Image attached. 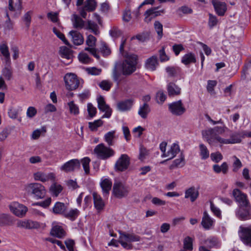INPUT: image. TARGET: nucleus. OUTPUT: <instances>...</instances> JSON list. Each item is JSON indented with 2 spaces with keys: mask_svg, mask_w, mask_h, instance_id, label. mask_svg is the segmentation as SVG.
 Instances as JSON below:
<instances>
[{
  "mask_svg": "<svg viewBox=\"0 0 251 251\" xmlns=\"http://www.w3.org/2000/svg\"><path fill=\"white\" fill-rule=\"evenodd\" d=\"M227 130L228 128L225 126H217L213 128H209L202 130L201 134L202 138L210 146H213L216 143H219L221 145V142L219 140V138H223L220 136L219 134H222Z\"/></svg>",
  "mask_w": 251,
  "mask_h": 251,
  "instance_id": "f257e3e1",
  "label": "nucleus"
},
{
  "mask_svg": "<svg viewBox=\"0 0 251 251\" xmlns=\"http://www.w3.org/2000/svg\"><path fill=\"white\" fill-rule=\"evenodd\" d=\"M137 56L133 54H127L122 64V71L124 75H129L136 70Z\"/></svg>",
  "mask_w": 251,
  "mask_h": 251,
  "instance_id": "f03ea898",
  "label": "nucleus"
},
{
  "mask_svg": "<svg viewBox=\"0 0 251 251\" xmlns=\"http://www.w3.org/2000/svg\"><path fill=\"white\" fill-rule=\"evenodd\" d=\"M119 233L120 236L118 241L124 248L127 250L132 249L131 242L139 241L140 240V237L134 233H128L122 231H119Z\"/></svg>",
  "mask_w": 251,
  "mask_h": 251,
  "instance_id": "7ed1b4c3",
  "label": "nucleus"
},
{
  "mask_svg": "<svg viewBox=\"0 0 251 251\" xmlns=\"http://www.w3.org/2000/svg\"><path fill=\"white\" fill-rule=\"evenodd\" d=\"M25 190L32 194L36 199H41L45 197L46 190L45 187L40 183H31L25 185Z\"/></svg>",
  "mask_w": 251,
  "mask_h": 251,
  "instance_id": "20e7f679",
  "label": "nucleus"
},
{
  "mask_svg": "<svg viewBox=\"0 0 251 251\" xmlns=\"http://www.w3.org/2000/svg\"><path fill=\"white\" fill-rule=\"evenodd\" d=\"M94 152L98 158L102 160L107 159L115 154V151L113 149L105 146L102 143L97 145Z\"/></svg>",
  "mask_w": 251,
  "mask_h": 251,
  "instance_id": "39448f33",
  "label": "nucleus"
},
{
  "mask_svg": "<svg viewBox=\"0 0 251 251\" xmlns=\"http://www.w3.org/2000/svg\"><path fill=\"white\" fill-rule=\"evenodd\" d=\"M129 192V187L124 183L118 181L114 183L112 194L116 198L122 199L126 197Z\"/></svg>",
  "mask_w": 251,
  "mask_h": 251,
  "instance_id": "423d86ee",
  "label": "nucleus"
},
{
  "mask_svg": "<svg viewBox=\"0 0 251 251\" xmlns=\"http://www.w3.org/2000/svg\"><path fill=\"white\" fill-rule=\"evenodd\" d=\"M66 88L70 91L76 89L79 84L80 81L77 76L73 73H68L64 77Z\"/></svg>",
  "mask_w": 251,
  "mask_h": 251,
  "instance_id": "0eeeda50",
  "label": "nucleus"
},
{
  "mask_svg": "<svg viewBox=\"0 0 251 251\" xmlns=\"http://www.w3.org/2000/svg\"><path fill=\"white\" fill-rule=\"evenodd\" d=\"M125 75L118 72L117 67H115L112 70V77L114 82L116 83V86L118 88L125 89L128 81L126 78Z\"/></svg>",
  "mask_w": 251,
  "mask_h": 251,
  "instance_id": "6e6552de",
  "label": "nucleus"
},
{
  "mask_svg": "<svg viewBox=\"0 0 251 251\" xmlns=\"http://www.w3.org/2000/svg\"><path fill=\"white\" fill-rule=\"evenodd\" d=\"M239 236L244 244L251 247V225L245 227L240 226Z\"/></svg>",
  "mask_w": 251,
  "mask_h": 251,
  "instance_id": "1a4fd4ad",
  "label": "nucleus"
},
{
  "mask_svg": "<svg viewBox=\"0 0 251 251\" xmlns=\"http://www.w3.org/2000/svg\"><path fill=\"white\" fill-rule=\"evenodd\" d=\"M236 217L241 220H249L251 219V206L248 204L238 207L236 211Z\"/></svg>",
  "mask_w": 251,
  "mask_h": 251,
  "instance_id": "9d476101",
  "label": "nucleus"
},
{
  "mask_svg": "<svg viewBox=\"0 0 251 251\" xmlns=\"http://www.w3.org/2000/svg\"><path fill=\"white\" fill-rule=\"evenodd\" d=\"M130 164V158L126 154H122L115 164L116 171L123 172L127 169Z\"/></svg>",
  "mask_w": 251,
  "mask_h": 251,
  "instance_id": "9b49d317",
  "label": "nucleus"
},
{
  "mask_svg": "<svg viewBox=\"0 0 251 251\" xmlns=\"http://www.w3.org/2000/svg\"><path fill=\"white\" fill-rule=\"evenodd\" d=\"M169 109L173 115L176 116L181 115L186 111L185 108L180 100L169 104Z\"/></svg>",
  "mask_w": 251,
  "mask_h": 251,
  "instance_id": "f8f14e48",
  "label": "nucleus"
},
{
  "mask_svg": "<svg viewBox=\"0 0 251 251\" xmlns=\"http://www.w3.org/2000/svg\"><path fill=\"white\" fill-rule=\"evenodd\" d=\"M80 167V162L78 159H74L68 161L62 165L60 169L62 171L68 173L74 171Z\"/></svg>",
  "mask_w": 251,
  "mask_h": 251,
  "instance_id": "ddd939ff",
  "label": "nucleus"
},
{
  "mask_svg": "<svg viewBox=\"0 0 251 251\" xmlns=\"http://www.w3.org/2000/svg\"><path fill=\"white\" fill-rule=\"evenodd\" d=\"M233 196L238 203V207L250 204L249 200L247 199L246 194L242 192L238 189H235L233 191Z\"/></svg>",
  "mask_w": 251,
  "mask_h": 251,
  "instance_id": "4468645a",
  "label": "nucleus"
},
{
  "mask_svg": "<svg viewBox=\"0 0 251 251\" xmlns=\"http://www.w3.org/2000/svg\"><path fill=\"white\" fill-rule=\"evenodd\" d=\"M10 211L18 217L24 216L27 212V208L24 205L17 202H13L9 205Z\"/></svg>",
  "mask_w": 251,
  "mask_h": 251,
  "instance_id": "2eb2a0df",
  "label": "nucleus"
},
{
  "mask_svg": "<svg viewBox=\"0 0 251 251\" xmlns=\"http://www.w3.org/2000/svg\"><path fill=\"white\" fill-rule=\"evenodd\" d=\"M97 101L99 109L100 111L105 112V114L102 116V118H110L112 111L110 107L106 104L103 97L102 96L99 97L97 99Z\"/></svg>",
  "mask_w": 251,
  "mask_h": 251,
  "instance_id": "dca6fc26",
  "label": "nucleus"
},
{
  "mask_svg": "<svg viewBox=\"0 0 251 251\" xmlns=\"http://www.w3.org/2000/svg\"><path fill=\"white\" fill-rule=\"evenodd\" d=\"M242 132H235L230 135L229 139L220 138L219 140L221 142V145L225 144H233L239 143L241 142Z\"/></svg>",
  "mask_w": 251,
  "mask_h": 251,
  "instance_id": "f3484780",
  "label": "nucleus"
},
{
  "mask_svg": "<svg viewBox=\"0 0 251 251\" xmlns=\"http://www.w3.org/2000/svg\"><path fill=\"white\" fill-rule=\"evenodd\" d=\"M33 177L35 180L45 182L49 180H54L55 175L53 173L46 174L41 172H38L34 174Z\"/></svg>",
  "mask_w": 251,
  "mask_h": 251,
  "instance_id": "a211bd4d",
  "label": "nucleus"
},
{
  "mask_svg": "<svg viewBox=\"0 0 251 251\" xmlns=\"http://www.w3.org/2000/svg\"><path fill=\"white\" fill-rule=\"evenodd\" d=\"M159 66V61L157 56L153 55L148 58L145 62V67L146 69L154 71Z\"/></svg>",
  "mask_w": 251,
  "mask_h": 251,
  "instance_id": "6ab92c4d",
  "label": "nucleus"
},
{
  "mask_svg": "<svg viewBox=\"0 0 251 251\" xmlns=\"http://www.w3.org/2000/svg\"><path fill=\"white\" fill-rule=\"evenodd\" d=\"M179 145L176 143L172 144L169 148L166 153L162 154V157H168V159L174 158L180 151Z\"/></svg>",
  "mask_w": 251,
  "mask_h": 251,
  "instance_id": "aec40b11",
  "label": "nucleus"
},
{
  "mask_svg": "<svg viewBox=\"0 0 251 251\" xmlns=\"http://www.w3.org/2000/svg\"><path fill=\"white\" fill-rule=\"evenodd\" d=\"M103 197H107L111 189L112 182L109 178H102L100 182Z\"/></svg>",
  "mask_w": 251,
  "mask_h": 251,
  "instance_id": "412c9836",
  "label": "nucleus"
},
{
  "mask_svg": "<svg viewBox=\"0 0 251 251\" xmlns=\"http://www.w3.org/2000/svg\"><path fill=\"white\" fill-rule=\"evenodd\" d=\"M212 3L214 7L216 13L219 16H224L227 9L225 2H221L218 0H212Z\"/></svg>",
  "mask_w": 251,
  "mask_h": 251,
  "instance_id": "4be33fe9",
  "label": "nucleus"
},
{
  "mask_svg": "<svg viewBox=\"0 0 251 251\" xmlns=\"http://www.w3.org/2000/svg\"><path fill=\"white\" fill-rule=\"evenodd\" d=\"M69 35L71 36L72 41L74 45L79 46L84 42V38L82 35L78 31L72 30L69 32Z\"/></svg>",
  "mask_w": 251,
  "mask_h": 251,
  "instance_id": "5701e85b",
  "label": "nucleus"
},
{
  "mask_svg": "<svg viewBox=\"0 0 251 251\" xmlns=\"http://www.w3.org/2000/svg\"><path fill=\"white\" fill-rule=\"evenodd\" d=\"M71 21L74 28L80 30L85 27V22L78 15L73 14L71 17Z\"/></svg>",
  "mask_w": 251,
  "mask_h": 251,
  "instance_id": "b1692460",
  "label": "nucleus"
},
{
  "mask_svg": "<svg viewBox=\"0 0 251 251\" xmlns=\"http://www.w3.org/2000/svg\"><path fill=\"white\" fill-rule=\"evenodd\" d=\"M158 7H153L147 10L145 14L144 21L146 23L150 22L152 19L160 15V11H157Z\"/></svg>",
  "mask_w": 251,
  "mask_h": 251,
  "instance_id": "393cba45",
  "label": "nucleus"
},
{
  "mask_svg": "<svg viewBox=\"0 0 251 251\" xmlns=\"http://www.w3.org/2000/svg\"><path fill=\"white\" fill-rule=\"evenodd\" d=\"M214 221L209 216L206 212L203 213L201 222V225L205 230H209L213 226Z\"/></svg>",
  "mask_w": 251,
  "mask_h": 251,
  "instance_id": "a878e982",
  "label": "nucleus"
},
{
  "mask_svg": "<svg viewBox=\"0 0 251 251\" xmlns=\"http://www.w3.org/2000/svg\"><path fill=\"white\" fill-rule=\"evenodd\" d=\"M167 89L170 97H174L179 95L181 93V88L175 83L170 82L167 85Z\"/></svg>",
  "mask_w": 251,
  "mask_h": 251,
  "instance_id": "bb28decb",
  "label": "nucleus"
},
{
  "mask_svg": "<svg viewBox=\"0 0 251 251\" xmlns=\"http://www.w3.org/2000/svg\"><path fill=\"white\" fill-rule=\"evenodd\" d=\"M133 105V100L130 99L119 102L117 103V109L121 112L129 110Z\"/></svg>",
  "mask_w": 251,
  "mask_h": 251,
  "instance_id": "cd10ccee",
  "label": "nucleus"
},
{
  "mask_svg": "<svg viewBox=\"0 0 251 251\" xmlns=\"http://www.w3.org/2000/svg\"><path fill=\"white\" fill-rule=\"evenodd\" d=\"M199 195V191L194 187H192L185 191V198H190L191 201L194 202L198 198Z\"/></svg>",
  "mask_w": 251,
  "mask_h": 251,
  "instance_id": "c85d7f7f",
  "label": "nucleus"
},
{
  "mask_svg": "<svg viewBox=\"0 0 251 251\" xmlns=\"http://www.w3.org/2000/svg\"><path fill=\"white\" fill-rule=\"evenodd\" d=\"M67 209V206L64 203L60 202H56L52 208V212L55 214L64 215Z\"/></svg>",
  "mask_w": 251,
  "mask_h": 251,
  "instance_id": "c756f323",
  "label": "nucleus"
},
{
  "mask_svg": "<svg viewBox=\"0 0 251 251\" xmlns=\"http://www.w3.org/2000/svg\"><path fill=\"white\" fill-rule=\"evenodd\" d=\"M60 54L62 58L72 60L73 55V51L66 47L63 46L60 48Z\"/></svg>",
  "mask_w": 251,
  "mask_h": 251,
  "instance_id": "7c9ffc66",
  "label": "nucleus"
},
{
  "mask_svg": "<svg viewBox=\"0 0 251 251\" xmlns=\"http://www.w3.org/2000/svg\"><path fill=\"white\" fill-rule=\"evenodd\" d=\"M93 196L95 208L98 210L102 209L104 207V204L101 197L95 192L93 193Z\"/></svg>",
  "mask_w": 251,
  "mask_h": 251,
  "instance_id": "2f4dec72",
  "label": "nucleus"
},
{
  "mask_svg": "<svg viewBox=\"0 0 251 251\" xmlns=\"http://www.w3.org/2000/svg\"><path fill=\"white\" fill-rule=\"evenodd\" d=\"M196 62V58L194 53L189 52L185 54L181 59V62L185 65L191 63H195Z\"/></svg>",
  "mask_w": 251,
  "mask_h": 251,
  "instance_id": "473e14b6",
  "label": "nucleus"
},
{
  "mask_svg": "<svg viewBox=\"0 0 251 251\" xmlns=\"http://www.w3.org/2000/svg\"><path fill=\"white\" fill-rule=\"evenodd\" d=\"M0 51L4 57L6 63H10V55L9 51V49L7 45L5 43H1L0 45Z\"/></svg>",
  "mask_w": 251,
  "mask_h": 251,
  "instance_id": "72a5a7b5",
  "label": "nucleus"
},
{
  "mask_svg": "<svg viewBox=\"0 0 251 251\" xmlns=\"http://www.w3.org/2000/svg\"><path fill=\"white\" fill-rule=\"evenodd\" d=\"M79 211L76 208L71 209L69 211L66 210L64 216L72 221H74L79 214Z\"/></svg>",
  "mask_w": 251,
  "mask_h": 251,
  "instance_id": "f704fd0d",
  "label": "nucleus"
},
{
  "mask_svg": "<svg viewBox=\"0 0 251 251\" xmlns=\"http://www.w3.org/2000/svg\"><path fill=\"white\" fill-rule=\"evenodd\" d=\"M52 235L58 238H61L65 235V231L63 228L58 225L54 226L50 231Z\"/></svg>",
  "mask_w": 251,
  "mask_h": 251,
  "instance_id": "c9c22d12",
  "label": "nucleus"
},
{
  "mask_svg": "<svg viewBox=\"0 0 251 251\" xmlns=\"http://www.w3.org/2000/svg\"><path fill=\"white\" fill-rule=\"evenodd\" d=\"M199 154L202 160H205L209 157V151L203 144H200L199 146Z\"/></svg>",
  "mask_w": 251,
  "mask_h": 251,
  "instance_id": "e433bc0d",
  "label": "nucleus"
},
{
  "mask_svg": "<svg viewBox=\"0 0 251 251\" xmlns=\"http://www.w3.org/2000/svg\"><path fill=\"white\" fill-rule=\"evenodd\" d=\"M185 164L184 156L182 153H181L179 157L175 159L173 163L170 166V169L171 170L174 169L176 167H182Z\"/></svg>",
  "mask_w": 251,
  "mask_h": 251,
  "instance_id": "4c0bfd02",
  "label": "nucleus"
},
{
  "mask_svg": "<svg viewBox=\"0 0 251 251\" xmlns=\"http://www.w3.org/2000/svg\"><path fill=\"white\" fill-rule=\"evenodd\" d=\"M115 133V130H112L107 132L104 136V141L110 146L114 145V140L116 138Z\"/></svg>",
  "mask_w": 251,
  "mask_h": 251,
  "instance_id": "58836bf2",
  "label": "nucleus"
},
{
  "mask_svg": "<svg viewBox=\"0 0 251 251\" xmlns=\"http://www.w3.org/2000/svg\"><path fill=\"white\" fill-rule=\"evenodd\" d=\"M86 29L90 30L94 34L98 35L100 33L99 26L97 24L93 21L88 20L87 25L85 27Z\"/></svg>",
  "mask_w": 251,
  "mask_h": 251,
  "instance_id": "ea45409f",
  "label": "nucleus"
},
{
  "mask_svg": "<svg viewBox=\"0 0 251 251\" xmlns=\"http://www.w3.org/2000/svg\"><path fill=\"white\" fill-rule=\"evenodd\" d=\"M8 8L11 11L20 10L21 8L20 0H9Z\"/></svg>",
  "mask_w": 251,
  "mask_h": 251,
  "instance_id": "a19ab883",
  "label": "nucleus"
},
{
  "mask_svg": "<svg viewBox=\"0 0 251 251\" xmlns=\"http://www.w3.org/2000/svg\"><path fill=\"white\" fill-rule=\"evenodd\" d=\"M232 160V171L233 172H237L242 167V163L240 160L236 156H233L231 157Z\"/></svg>",
  "mask_w": 251,
  "mask_h": 251,
  "instance_id": "79ce46f5",
  "label": "nucleus"
},
{
  "mask_svg": "<svg viewBox=\"0 0 251 251\" xmlns=\"http://www.w3.org/2000/svg\"><path fill=\"white\" fill-rule=\"evenodd\" d=\"M150 112V108L149 105L144 103L142 106L140 107L138 113L142 118L146 119Z\"/></svg>",
  "mask_w": 251,
  "mask_h": 251,
  "instance_id": "37998d69",
  "label": "nucleus"
},
{
  "mask_svg": "<svg viewBox=\"0 0 251 251\" xmlns=\"http://www.w3.org/2000/svg\"><path fill=\"white\" fill-rule=\"evenodd\" d=\"M193 239L190 236H186L183 242V249L187 250L189 251H192L193 249Z\"/></svg>",
  "mask_w": 251,
  "mask_h": 251,
  "instance_id": "c03bdc74",
  "label": "nucleus"
},
{
  "mask_svg": "<svg viewBox=\"0 0 251 251\" xmlns=\"http://www.w3.org/2000/svg\"><path fill=\"white\" fill-rule=\"evenodd\" d=\"M112 82L108 80H103L98 84L99 86L103 90L108 91L112 86Z\"/></svg>",
  "mask_w": 251,
  "mask_h": 251,
  "instance_id": "a18cd8bd",
  "label": "nucleus"
},
{
  "mask_svg": "<svg viewBox=\"0 0 251 251\" xmlns=\"http://www.w3.org/2000/svg\"><path fill=\"white\" fill-rule=\"evenodd\" d=\"M62 190V186L60 185H57L56 184L52 185L50 188V192L53 196H54L55 197H57Z\"/></svg>",
  "mask_w": 251,
  "mask_h": 251,
  "instance_id": "49530a36",
  "label": "nucleus"
},
{
  "mask_svg": "<svg viewBox=\"0 0 251 251\" xmlns=\"http://www.w3.org/2000/svg\"><path fill=\"white\" fill-rule=\"evenodd\" d=\"M11 222L9 215L3 213L0 214V226L8 225Z\"/></svg>",
  "mask_w": 251,
  "mask_h": 251,
  "instance_id": "de8ad7c7",
  "label": "nucleus"
},
{
  "mask_svg": "<svg viewBox=\"0 0 251 251\" xmlns=\"http://www.w3.org/2000/svg\"><path fill=\"white\" fill-rule=\"evenodd\" d=\"M71 114L77 115L79 113L78 106L75 103L74 101H71L68 103Z\"/></svg>",
  "mask_w": 251,
  "mask_h": 251,
  "instance_id": "09e8293b",
  "label": "nucleus"
},
{
  "mask_svg": "<svg viewBox=\"0 0 251 251\" xmlns=\"http://www.w3.org/2000/svg\"><path fill=\"white\" fill-rule=\"evenodd\" d=\"M90 161L91 160L89 157H86L82 159L81 161H80L82 165L83 169L86 174H88L90 172L89 163Z\"/></svg>",
  "mask_w": 251,
  "mask_h": 251,
  "instance_id": "8fccbe9b",
  "label": "nucleus"
},
{
  "mask_svg": "<svg viewBox=\"0 0 251 251\" xmlns=\"http://www.w3.org/2000/svg\"><path fill=\"white\" fill-rule=\"evenodd\" d=\"M103 121L100 119L95 120L93 122L89 123V127L92 131H96L98 128L101 126Z\"/></svg>",
  "mask_w": 251,
  "mask_h": 251,
  "instance_id": "3c124183",
  "label": "nucleus"
},
{
  "mask_svg": "<svg viewBox=\"0 0 251 251\" xmlns=\"http://www.w3.org/2000/svg\"><path fill=\"white\" fill-rule=\"evenodd\" d=\"M97 3L95 0H86L85 7L88 11H93L96 8Z\"/></svg>",
  "mask_w": 251,
  "mask_h": 251,
  "instance_id": "603ef678",
  "label": "nucleus"
},
{
  "mask_svg": "<svg viewBox=\"0 0 251 251\" xmlns=\"http://www.w3.org/2000/svg\"><path fill=\"white\" fill-rule=\"evenodd\" d=\"M204 244L209 248H212L218 245V240L215 237H210L206 239Z\"/></svg>",
  "mask_w": 251,
  "mask_h": 251,
  "instance_id": "864d4df0",
  "label": "nucleus"
},
{
  "mask_svg": "<svg viewBox=\"0 0 251 251\" xmlns=\"http://www.w3.org/2000/svg\"><path fill=\"white\" fill-rule=\"evenodd\" d=\"M78 58L79 61L84 64H89L91 62V59L88 55L84 52L80 53Z\"/></svg>",
  "mask_w": 251,
  "mask_h": 251,
  "instance_id": "5fc2aeb1",
  "label": "nucleus"
},
{
  "mask_svg": "<svg viewBox=\"0 0 251 251\" xmlns=\"http://www.w3.org/2000/svg\"><path fill=\"white\" fill-rule=\"evenodd\" d=\"M53 32L57 36L58 38H59L64 42L65 44L68 46L70 45V43L66 39L64 35L62 33H61L59 30H58L56 28L54 27L53 28Z\"/></svg>",
  "mask_w": 251,
  "mask_h": 251,
  "instance_id": "6e6d98bb",
  "label": "nucleus"
},
{
  "mask_svg": "<svg viewBox=\"0 0 251 251\" xmlns=\"http://www.w3.org/2000/svg\"><path fill=\"white\" fill-rule=\"evenodd\" d=\"M86 71L89 75H99L101 74L102 70L100 68H98L96 67H90L87 68Z\"/></svg>",
  "mask_w": 251,
  "mask_h": 251,
  "instance_id": "4d7b16f0",
  "label": "nucleus"
},
{
  "mask_svg": "<svg viewBox=\"0 0 251 251\" xmlns=\"http://www.w3.org/2000/svg\"><path fill=\"white\" fill-rule=\"evenodd\" d=\"M97 39L92 35H89L86 40V45L90 47H95Z\"/></svg>",
  "mask_w": 251,
  "mask_h": 251,
  "instance_id": "13d9d810",
  "label": "nucleus"
},
{
  "mask_svg": "<svg viewBox=\"0 0 251 251\" xmlns=\"http://www.w3.org/2000/svg\"><path fill=\"white\" fill-rule=\"evenodd\" d=\"M218 22V20L215 16L212 14H209L208 25L210 28L216 26Z\"/></svg>",
  "mask_w": 251,
  "mask_h": 251,
  "instance_id": "bf43d9fd",
  "label": "nucleus"
},
{
  "mask_svg": "<svg viewBox=\"0 0 251 251\" xmlns=\"http://www.w3.org/2000/svg\"><path fill=\"white\" fill-rule=\"evenodd\" d=\"M159 55L160 60L162 62L168 61L170 59L169 57L166 54L164 46L159 50Z\"/></svg>",
  "mask_w": 251,
  "mask_h": 251,
  "instance_id": "052dcab7",
  "label": "nucleus"
},
{
  "mask_svg": "<svg viewBox=\"0 0 251 251\" xmlns=\"http://www.w3.org/2000/svg\"><path fill=\"white\" fill-rule=\"evenodd\" d=\"M166 95L162 91H159L156 95L157 101L159 103H163L166 99Z\"/></svg>",
  "mask_w": 251,
  "mask_h": 251,
  "instance_id": "680f3d73",
  "label": "nucleus"
},
{
  "mask_svg": "<svg viewBox=\"0 0 251 251\" xmlns=\"http://www.w3.org/2000/svg\"><path fill=\"white\" fill-rule=\"evenodd\" d=\"M210 157L211 160L216 163L220 162L223 159L222 154L219 151L212 153L210 154Z\"/></svg>",
  "mask_w": 251,
  "mask_h": 251,
  "instance_id": "e2e57ef3",
  "label": "nucleus"
},
{
  "mask_svg": "<svg viewBox=\"0 0 251 251\" xmlns=\"http://www.w3.org/2000/svg\"><path fill=\"white\" fill-rule=\"evenodd\" d=\"M32 11H29L26 12L23 18V20L24 22L25 25L27 27L29 26L31 22V15L32 14Z\"/></svg>",
  "mask_w": 251,
  "mask_h": 251,
  "instance_id": "0e129e2a",
  "label": "nucleus"
},
{
  "mask_svg": "<svg viewBox=\"0 0 251 251\" xmlns=\"http://www.w3.org/2000/svg\"><path fill=\"white\" fill-rule=\"evenodd\" d=\"M155 30L158 36L161 38L163 35V25L159 21H155L154 24Z\"/></svg>",
  "mask_w": 251,
  "mask_h": 251,
  "instance_id": "69168bd1",
  "label": "nucleus"
},
{
  "mask_svg": "<svg viewBox=\"0 0 251 251\" xmlns=\"http://www.w3.org/2000/svg\"><path fill=\"white\" fill-rule=\"evenodd\" d=\"M2 75L6 79L9 80L12 78V72L10 69L4 68L2 71Z\"/></svg>",
  "mask_w": 251,
  "mask_h": 251,
  "instance_id": "338daca9",
  "label": "nucleus"
},
{
  "mask_svg": "<svg viewBox=\"0 0 251 251\" xmlns=\"http://www.w3.org/2000/svg\"><path fill=\"white\" fill-rule=\"evenodd\" d=\"M109 33L113 38H117L121 36L122 32L117 27H113L109 31Z\"/></svg>",
  "mask_w": 251,
  "mask_h": 251,
  "instance_id": "774afa93",
  "label": "nucleus"
}]
</instances>
